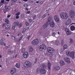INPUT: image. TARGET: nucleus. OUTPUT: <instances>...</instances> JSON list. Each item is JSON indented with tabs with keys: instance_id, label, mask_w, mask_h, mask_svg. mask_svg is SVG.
<instances>
[{
	"instance_id": "1",
	"label": "nucleus",
	"mask_w": 75,
	"mask_h": 75,
	"mask_svg": "<svg viewBox=\"0 0 75 75\" xmlns=\"http://www.w3.org/2000/svg\"><path fill=\"white\" fill-rule=\"evenodd\" d=\"M46 67L45 65L44 64H42L40 67L37 69V70L36 71L37 74H39L40 72V73L42 74H45L46 73Z\"/></svg>"
},
{
	"instance_id": "2",
	"label": "nucleus",
	"mask_w": 75,
	"mask_h": 75,
	"mask_svg": "<svg viewBox=\"0 0 75 75\" xmlns=\"http://www.w3.org/2000/svg\"><path fill=\"white\" fill-rule=\"evenodd\" d=\"M60 18L63 19H67L68 18V14L66 13L62 12L60 14Z\"/></svg>"
},
{
	"instance_id": "3",
	"label": "nucleus",
	"mask_w": 75,
	"mask_h": 75,
	"mask_svg": "<svg viewBox=\"0 0 75 75\" xmlns=\"http://www.w3.org/2000/svg\"><path fill=\"white\" fill-rule=\"evenodd\" d=\"M67 55L68 56H70L71 58L73 59L74 57V52H73L67 51L66 52Z\"/></svg>"
},
{
	"instance_id": "4",
	"label": "nucleus",
	"mask_w": 75,
	"mask_h": 75,
	"mask_svg": "<svg viewBox=\"0 0 75 75\" xmlns=\"http://www.w3.org/2000/svg\"><path fill=\"white\" fill-rule=\"evenodd\" d=\"M25 67H28V68H31L32 65L31 62L28 61H25L24 64Z\"/></svg>"
},
{
	"instance_id": "5",
	"label": "nucleus",
	"mask_w": 75,
	"mask_h": 75,
	"mask_svg": "<svg viewBox=\"0 0 75 75\" xmlns=\"http://www.w3.org/2000/svg\"><path fill=\"white\" fill-rule=\"evenodd\" d=\"M75 15V11L73 10H71L69 12V16L71 18H73Z\"/></svg>"
},
{
	"instance_id": "6",
	"label": "nucleus",
	"mask_w": 75,
	"mask_h": 75,
	"mask_svg": "<svg viewBox=\"0 0 75 75\" xmlns=\"http://www.w3.org/2000/svg\"><path fill=\"white\" fill-rule=\"evenodd\" d=\"M39 48L40 50L42 51L44 50H45L46 48V47L44 45H42L39 47Z\"/></svg>"
},
{
	"instance_id": "7",
	"label": "nucleus",
	"mask_w": 75,
	"mask_h": 75,
	"mask_svg": "<svg viewBox=\"0 0 75 75\" xmlns=\"http://www.w3.org/2000/svg\"><path fill=\"white\" fill-rule=\"evenodd\" d=\"M4 13H6V12H7L8 11H9V10L10 9V7L9 6L7 7V5L5 6L4 7Z\"/></svg>"
},
{
	"instance_id": "8",
	"label": "nucleus",
	"mask_w": 75,
	"mask_h": 75,
	"mask_svg": "<svg viewBox=\"0 0 75 75\" xmlns=\"http://www.w3.org/2000/svg\"><path fill=\"white\" fill-rule=\"evenodd\" d=\"M47 51L49 53H53L55 52L54 50L52 48L50 47H48L47 48Z\"/></svg>"
},
{
	"instance_id": "9",
	"label": "nucleus",
	"mask_w": 75,
	"mask_h": 75,
	"mask_svg": "<svg viewBox=\"0 0 75 75\" xmlns=\"http://www.w3.org/2000/svg\"><path fill=\"white\" fill-rule=\"evenodd\" d=\"M39 43V41L37 39L33 40L32 42V44L33 45H36Z\"/></svg>"
},
{
	"instance_id": "10",
	"label": "nucleus",
	"mask_w": 75,
	"mask_h": 75,
	"mask_svg": "<svg viewBox=\"0 0 75 75\" xmlns=\"http://www.w3.org/2000/svg\"><path fill=\"white\" fill-rule=\"evenodd\" d=\"M65 31L67 35H69L72 34L73 33L71 32L69 30L68 28L65 29Z\"/></svg>"
},
{
	"instance_id": "11",
	"label": "nucleus",
	"mask_w": 75,
	"mask_h": 75,
	"mask_svg": "<svg viewBox=\"0 0 75 75\" xmlns=\"http://www.w3.org/2000/svg\"><path fill=\"white\" fill-rule=\"evenodd\" d=\"M54 21L57 23H59L60 22V20L59 17L57 15H55L54 16Z\"/></svg>"
},
{
	"instance_id": "12",
	"label": "nucleus",
	"mask_w": 75,
	"mask_h": 75,
	"mask_svg": "<svg viewBox=\"0 0 75 75\" xmlns=\"http://www.w3.org/2000/svg\"><path fill=\"white\" fill-rule=\"evenodd\" d=\"M71 23V21L70 18H69L66 21L65 24L66 25H69Z\"/></svg>"
},
{
	"instance_id": "13",
	"label": "nucleus",
	"mask_w": 75,
	"mask_h": 75,
	"mask_svg": "<svg viewBox=\"0 0 75 75\" xmlns=\"http://www.w3.org/2000/svg\"><path fill=\"white\" fill-rule=\"evenodd\" d=\"M16 68H13L11 69V73L12 74V75L16 73Z\"/></svg>"
},
{
	"instance_id": "14",
	"label": "nucleus",
	"mask_w": 75,
	"mask_h": 75,
	"mask_svg": "<svg viewBox=\"0 0 75 75\" xmlns=\"http://www.w3.org/2000/svg\"><path fill=\"white\" fill-rule=\"evenodd\" d=\"M55 23L54 21H52L50 24V26L52 28H54L55 26Z\"/></svg>"
},
{
	"instance_id": "15",
	"label": "nucleus",
	"mask_w": 75,
	"mask_h": 75,
	"mask_svg": "<svg viewBox=\"0 0 75 75\" xmlns=\"http://www.w3.org/2000/svg\"><path fill=\"white\" fill-rule=\"evenodd\" d=\"M64 60L67 63H70V62L69 61V59L67 57H65L64 59Z\"/></svg>"
},
{
	"instance_id": "16",
	"label": "nucleus",
	"mask_w": 75,
	"mask_h": 75,
	"mask_svg": "<svg viewBox=\"0 0 75 75\" xmlns=\"http://www.w3.org/2000/svg\"><path fill=\"white\" fill-rule=\"evenodd\" d=\"M23 55L24 57L26 58L28 57V53L27 52H25V53H23Z\"/></svg>"
},
{
	"instance_id": "17",
	"label": "nucleus",
	"mask_w": 75,
	"mask_h": 75,
	"mask_svg": "<svg viewBox=\"0 0 75 75\" xmlns=\"http://www.w3.org/2000/svg\"><path fill=\"white\" fill-rule=\"evenodd\" d=\"M52 18L51 17H48V21L47 22V23H48L49 24H50L51 22L52 21Z\"/></svg>"
},
{
	"instance_id": "18",
	"label": "nucleus",
	"mask_w": 75,
	"mask_h": 75,
	"mask_svg": "<svg viewBox=\"0 0 75 75\" xmlns=\"http://www.w3.org/2000/svg\"><path fill=\"white\" fill-rule=\"evenodd\" d=\"M59 64L61 66H62L65 65V62L63 60H61L59 62Z\"/></svg>"
},
{
	"instance_id": "19",
	"label": "nucleus",
	"mask_w": 75,
	"mask_h": 75,
	"mask_svg": "<svg viewBox=\"0 0 75 75\" xmlns=\"http://www.w3.org/2000/svg\"><path fill=\"white\" fill-rule=\"evenodd\" d=\"M49 25V24H48L47 23H45L42 26V27L44 28H45Z\"/></svg>"
},
{
	"instance_id": "20",
	"label": "nucleus",
	"mask_w": 75,
	"mask_h": 75,
	"mask_svg": "<svg viewBox=\"0 0 75 75\" xmlns=\"http://www.w3.org/2000/svg\"><path fill=\"white\" fill-rule=\"evenodd\" d=\"M54 69L56 71H58L60 70V68L59 66H57L54 67Z\"/></svg>"
},
{
	"instance_id": "21",
	"label": "nucleus",
	"mask_w": 75,
	"mask_h": 75,
	"mask_svg": "<svg viewBox=\"0 0 75 75\" xmlns=\"http://www.w3.org/2000/svg\"><path fill=\"white\" fill-rule=\"evenodd\" d=\"M51 63L50 62H48V64H47V66H48V69L50 70L51 69Z\"/></svg>"
},
{
	"instance_id": "22",
	"label": "nucleus",
	"mask_w": 75,
	"mask_h": 75,
	"mask_svg": "<svg viewBox=\"0 0 75 75\" xmlns=\"http://www.w3.org/2000/svg\"><path fill=\"white\" fill-rule=\"evenodd\" d=\"M20 66V64L19 63H16V68H19Z\"/></svg>"
},
{
	"instance_id": "23",
	"label": "nucleus",
	"mask_w": 75,
	"mask_h": 75,
	"mask_svg": "<svg viewBox=\"0 0 75 75\" xmlns=\"http://www.w3.org/2000/svg\"><path fill=\"white\" fill-rule=\"evenodd\" d=\"M5 28L6 29L9 30L10 29V26L8 25H5Z\"/></svg>"
},
{
	"instance_id": "24",
	"label": "nucleus",
	"mask_w": 75,
	"mask_h": 75,
	"mask_svg": "<svg viewBox=\"0 0 75 75\" xmlns=\"http://www.w3.org/2000/svg\"><path fill=\"white\" fill-rule=\"evenodd\" d=\"M70 29L71 31H73L75 29V27L74 26L71 25L70 27Z\"/></svg>"
},
{
	"instance_id": "25",
	"label": "nucleus",
	"mask_w": 75,
	"mask_h": 75,
	"mask_svg": "<svg viewBox=\"0 0 75 75\" xmlns=\"http://www.w3.org/2000/svg\"><path fill=\"white\" fill-rule=\"evenodd\" d=\"M19 24V23L18 22L15 21L13 25L16 26H18Z\"/></svg>"
},
{
	"instance_id": "26",
	"label": "nucleus",
	"mask_w": 75,
	"mask_h": 75,
	"mask_svg": "<svg viewBox=\"0 0 75 75\" xmlns=\"http://www.w3.org/2000/svg\"><path fill=\"white\" fill-rule=\"evenodd\" d=\"M0 45H3L4 44V40H0Z\"/></svg>"
},
{
	"instance_id": "27",
	"label": "nucleus",
	"mask_w": 75,
	"mask_h": 75,
	"mask_svg": "<svg viewBox=\"0 0 75 75\" xmlns=\"http://www.w3.org/2000/svg\"><path fill=\"white\" fill-rule=\"evenodd\" d=\"M68 48V46L67 45L65 44L63 46V49L64 50H65L67 49Z\"/></svg>"
},
{
	"instance_id": "28",
	"label": "nucleus",
	"mask_w": 75,
	"mask_h": 75,
	"mask_svg": "<svg viewBox=\"0 0 75 75\" xmlns=\"http://www.w3.org/2000/svg\"><path fill=\"white\" fill-rule=\"evenodd\" d=\"M5 22L7 24H8L9 23V20H8V18H6L5 19Z\"/></svg>"
},
{
	"instance_id": "29",
	"label": "nucleus",
	"mask_w": 75,
	"mask_h": 75,
	"mask_svg": "<svg viewBox=\"0 0 75 75\" xmlns=\"http://www.w3.org/2000/svg\"><path fill=\"white\" fill-rule=\"evenodd\" d=\"M5 0H2L1 1V2H0V4L1 5H2L3 4H2V3H4L5 2Z\"/></svg>"
},
{
	"instance_id": "30",
	"label": "nucleus",
	"mask_w": 75,
	"mask_h": 75,
	"mask_svg": "<svg viewBox=\"0 0 75 75\" xmlns=\"http://www.w3.org/2000/svg\"><path fill=\"white\" fill-rule=\"evenodd\" d=\"M73 40L71 39H70V42H69V43L71 44L72 43H73Z\"/></svg>"
},
{
	"instance_id": "31",
	"label": "nucleus",
	"mask_w": 75,
	"mask_h": 75,
	"mask_svg": "<svg viewBox=\"0 0 75 75\" xmlns=\"http://www.w3.org/2000/svg\"><path fill=\"white\" fill-rule=\"evenodd\" d=\"M25 48H22L21 49V52L22 53L24 52H25Z\"/></svg>"
},
{
	"instance_id": "32",
	"label": "nucleus",
	"mask_w": 75,
	"mask_h": 75,
	"mask_svg": "<svg viewBox=\"0 0 75 75\" xmlns=\"http://www.w3.org/2000/svg\"><path fill=\"white\" fill-rule=\"evenodd\" d=\"M56 45H58L60 44V42L58 41H57L55 42Z\"/></svg>"
},
{
	"instance_id": "33",
	"label": "nucleus",
	"mask_w": 75,
	"mask_h": 75,
	"mask_svg": "<svg viewBox=\"0 0 75 75\" xmlns=\"http://www.w3.org/2000/svg\"><path fill=\"white\" fill-rule=\"evenodd\" d=\"M33 50V48L31 47L30 49H29V51L30 52H32Z\"/></svg>"
},
{
	"instance_id": "34",
	"label": "nucleus",
	"mask_w": 75,
	"mask_h": 75,
	"mask_svg": "<svg viewBox=\"0 0 75 75\" xmlns=\"http://www.w3.org/2000/svg\"><path fill=\"white\" fill-rule=\"evenodd\" d=\"M23 26V25L22 23H20L19 25H18V28H20L21 27H22Z\"/></svg>"
},
{
	"instance_id": "35",
	"label": "nucleus",
	"mask_w": 75,
	"mask_h": 75,
	"mask_svg": "<svg viewBox=\"0 0 75 75\" xmlns=\"http://www.w3.org/2000/svg\"><path fill=\"white\" fill-rule=\"evenodd\" d=\"M23 6L25 7H27L28 6V5L26 4L23 5Z\"/></svg>"
},
{
	"instance_id": "36",
	"label": "nucleus",
	"mask_w": 75,
	"mask_h": 75,
	"mask_svg": "<svg viewBox=\"0 0 75 75\" xmlns=\"http://www.w3.org/2000/svg\"><path fill=\"white\" fill-rule=\"evenodd\" d=\"M37 58H36L35 60L34 61V62L35 64H36V63H37Z\"/></svg>"
},
{
	"instance_id": "37",
	"label": "nucleus",
	"mask_w": 75,
	"mask_h": 75,
	"mask_svg": "<svg viewBox=\"0 0 75 75\" xmlns=\"http://www.w3.org/2000/svg\"><path fill=\"white\" fill-rule=\"evenodd\" d=\"M20 12H18V13H17L16 14V15L17 16H19L20 15Z\"/></svg>"
},
{
	"instance_id": "38",
	"label": "nucleus",
	"mask_w": 75,
	"mask_h": 75,
	"mask_svg": "<svg viewBox=\"0 0 75 75\" xmlns=\"http://www.w3.org/2000/svg\"><path fill=\"white\" fill-rule=\"evenodd\" d=\"M25 23L26 24V25H27V26H28V25H29V23H28V22H27V21L25 22Z\"/></svg>"
},
{
	"instance_id": "39",
	"label": "nucleus",
	"mask_w": 75,
	"mask_h": 75,
	"mask_svg": "<svg viewBox=\"0 0 75 75\" xmlns=\"http://www.w3.org/2000/svg\"><path fill=\"white\" fill-rule=\"evenodd\" d=\"M46 16V14H44V15L42 17V19L44 18H45V16Z\"/></svg>"
},
{
	"instance_id": "40",
	"label": "nucleus",
	"mask_w": 75,
	"mask_h": 75,
	"mask_svg": "<svg viewBox=\"0 0 75 75\" xmlns=\"http://www.w3.org/2000/svg\"><path fill=\"white\" fill-rule=\"evenodd\" d=\"M21 16L22 18H23L25 16V15L24 14H22L21 15Z\"/></svg>"
},
{
	"instance_id": "41",
	"label": "nucleus",
	"mask_w": 75,
	"mask_h": 75,
	"mask_svg": "<svg viewBox=\"0 0 75 75\" xmlns=\"http://www.w3.org/2000/svg\"><path fill=\"white\" fill-rule=\"evenodd\" d=\"M18 9H16L14 11V12H18Z\"/></svg>"
},
{
	"instance_id": "42",
	"label": "nucleus",
	"mask_w": 75,
	"mask_h": 75,
	"mask_svg": "<svg viewBox=\"0 0 75 75\" xmlns=\"http://www.w3.org/2000/svg\"><path fill=\"white\" fill-rule=\"evenodd\" d=\"M15 38H15V37H14V36H12V37H11V39L13 40H15Z\"/></svg>"
},
{
	"instance_id": "43",
	"label": "nucleus",
	"mask_w": 75,
	"mask_h": 75,
	"mask_svg": "<svg viewBox=\"0 0 75 75\" xmlns=\"http://www.w3.org/2000/svg\"><path fill=\"white\" fill-rule=\"evenodd\" d=\"M53 56V54H50L49 55V57H50V58H51Z\"/></svg>"
},
{
	"instance_id": "44",
	"label": "nucleus",
	"mask_w": 75,
	"mask_h": 75,
	"mask_svg": "<svg viewBox=\"0 0 75 75\" xmlns=\"http://www.w3.org/2000/svg\"><path fill=\"white\" fill-rule=\"evenodd\" d=\"M56 34H57V32L56 31L53 33V34L54 35H55Z\"/></svg>"
},
{
	"instance_id": "45",
	"label": "nucleus",
	"mask_w": 75,
	"mask_h": 75,
	"mask_svg": "<svg viewBox=\"0 0 75 75\" xmlns=\"http://www.w3.org/2000/svg\"><path fill=\"white\" fill-rule=\"evenodd\" d=\"M16 26L15 25H14L12 27V29H14L15 28H16Z\"/></svg>"
},
{
	"instance_id": "46",
	"label": "nucleus",
	"mask_w": 75,
	"mask_h": 75,
	"mask_svg": "<svg viewBox=\"0 0 75 75\" xmlns=\"http://www.w3.org/2000/svg\"><path fill=\"white\" fill-rule=\"evenodd\" d=\"M61 44L62 45H63V44H64V40H62L61 42Z\"/></svg>"
},
{
	"instance_id": "47",
	"label": "nucleus",
	"mask_w": 75,
	"mask_h": 75,
	"mask_svg": "<svg viewBox=\"0 0 75 75\" xmlns=\"http://www.w3.org/2000/svg\"><path fill=\"white\" fill-rule=\"evenodd\" d=\"M19 18V16H16V19H18Z\"/></svg>"
},
{
	"instance_id": "48",
	"label": "nucleus",
	"mask_w": 75,
	"mask_h": 75,
	"mask_svg": "<svg viewBox=\"0 0 75 75\" xmlns=\"http://www.w3.org/2000/svg\"><path fill=\"white\" fill-rule=\"evenodd\" d=\"M23 35L22 36H21V38H20L19 40V41L21 40L22 39V38H23Z\"/></svg>"
},
{
	"instance_id": "49",
	"label": "nucleus",
	"mask_w": 75,
	"mask_h": 75,
	"mask_svg": "<svg viewBox=\"0 0 75 75\" xmlns=\"http://www.w3.org/2000/svg\"><path fill=\"white\" fill-rule=\"evenodd\" d=\"M17 0H12V1L13 2H16Z\"/></svg>"
},
{
	"instance_id": "50",
	"label": "nucleus",
	"mask_w": 75,
	"mask_h": 75,
	"mask_svg": "<svg viewBox=\"0 0 75 75\" xmlns=\"http://www.w3.org/2000/svg\"><path fill=\"white\" fill-rule=\"evenodd\" d=\"M11 17V15H8L7 16V17L8 18H9L10 17Z\"/></svg>"
},
{
	"instance_id": "51",
	"label": "nucleus",
	"mask_w": 75,
	"mask_h": 75,
	"mask_svg": "<svg viewBox=\"0 0 75 75\" xmlns=\"http://www.w3.org/2000/svg\"><path fill=\"white\" fill-rule=\"evenodd\" d=\"M30 37H31V36H30V35H29V36H28L27 37L28 39L29 40V39L30 38Z\"/></svg>"
},
{
	"instance_id": "52",
	"label": "nucleus",
	"mask_w": 75,
	"mask_h": 75,
	"mask_svg": "<svg viewBox=\"0 0 75 75\" xmlns=\"http://www.w3.org/2000/svg\"><path fill=\"white\" fill-rule=\"evenodd\" d=\"M5 25H6L5 23H3L2 25V27H4L5 26Z\"/></svg>"
},
{
	"instance_id": "53",
	"label": "nucleus",
	"mask_w": 75,
	"mask_h": 75,
	"mask_svg": "<svg viewBox=\"0 0 75 75\" xmlns=\"http://www.w3.org/2000/svg\"><path fill=\"white\" fill-rule=\"evenodd\" d=\"M32 21V20L31 19H30L29 20V22H31Z\"/></svg>"
},
{
	"instance_id": "54",
	"label": "nucleus",
	"mask_w": 75,
	"mask_h": 75,
	"mask_svg": "<svg viewBox=\"0 0 75 75\" xmlns=\"http://www.w3.org/2000/svg\"><path fill=\"white\" fill-rule=\"evenodd\" d=\"M30 13V11H28L26 13V14H29Z\"/></svg>"
},
{
	"instance_id": "55",
	"label": "nucleus",
	"mask_w": 75,
	"mask_h": 75,
	"mask_svg": "<svg viewBox=\"0 0 75 75\" xmlns=\"http://www.w3.org/2000/svg\"><path fill=\"white\" fill-rule=\"evenodd\" d=\"M73 4L75 6V0H74V1L73 2Z\"/></svg>"
},
{
	"instance_id": "56",
	"label": "nucleus",
	"mask_w": 75,
	"mask_h": 75,
	"mask_svg": "<svg viewBox=\"0 0 75 75\" xmlns=\"http://www.w3.org/2000/svg\"><path fill=\"white\" fill-rule=\"evenodd\" d=\"M43 3V1H42L40 2V4H42Z\"/></svg>"
},
{
	"instance_id": "57",
	"label": "nucleus",
	"mask_w": 75,
	"mask_h": 75,
	"mask_svg": "<svg viewBox=\"0 0 75 75\" xmlns=\"http://www.w3.org/2000/svg\"><path fill=\"white\" fill-rule=\"evenodd\" d=\"M21 32H20L18 34V36H19L21 34Z\"/></svg>"
},
{
	"instance_id": "58",
	"label": "nucleus",
	"mask_w": 75,
	"mask_h": 75,
	"mask_svg": "<svg viewBox=\"0 0 75 75\" xmlns=\"http://www.w3.org/2000/svg\"><path fill=\"white\" fill-rule=\"evenodd\" d=\"M36 16L35 15V16L33 18V19L34 20H35L36 18Z\"/></svg>"
},
{
	"instance_id": "59",
	"label": "nucleus",
	"mask_w": 75,
	"mask_h": 75,
	"mask_svg": "<svg viewBox=\"0 0 75 75\" xmlns=\"http://www.w3.org/2000/svg\"><path fill=\"white\" fill-rule=\"evenodd\" d=\"M5 33L6 34H9V32H8V31H7L6 32H5Z\"/></svg>"
},
{
	"instance_id": "60",
	"label": "nucleus",
	"mask_w": 75,
	"mask_h": 75,
	"mask_svg": "<svg viewBox=\"0 0 75 75\" xmlns=\"http://www.w3.org/2000/svg\"><path fill=\"white\" fill-rule=\"evenodd\" d=\"M26 30V29L25 28H24V29H23V32H25Z\"/></svg>"
},
{
	"instance_id": "61",
	"label": "nucleus",
	"mask_w": 75,
	"mask_h": 75,
	"mask_svg": "<svg viewBox=\"0 0 75 75\" xmlns=\"http://www.w3.org/2000/svg\"><path fill=\"white\" fill-rule=\"evenodd\" d=\"M29 3H31V2H33V1H29Z\"/></svg>"
},
{
	"instance_id": "62",
	"label": "nucleus",
	"mask_w": 75,
	"mask_h": 75,
	"mask_svg": "<svg viewBox=\"0 0 75 75\" xmlns=\"http://www.w3.org/2000/svg\"><path fill=\"white\" fill-rule=\"evenodd\" d=\"M25 10H29V9H28V8H25Z\"/></svg>"
},
{
	"instance_id": "63",
	"label": "nucleus",
	"mask_w": 75,
	"mask_h": 75,
	"mask_svg": "<svg viewBox=\"0 0 75 75\" xmlns=\"http://www.w3.org/2000/svg\"><path fill=\"white\" fill-rule=\"evenodd\" d=\"M28 0H24V1H27Z\"/></svg>"
},
{
	"instance_id": "64",
	"label": "nucleus",
	"mask_w": 75,
	"mask_h": 75,
	"mask_svg": "<svg viewBox=\"0 0 75 75\" xmlns=\"http://www.w3.org/2000/svg\"><path fill=\"white\" fill-rule=\"evenodd\" d=\"M36 3H39V1H37L36 2Z\"/></svg>"
}]
</instances>
